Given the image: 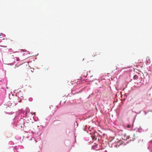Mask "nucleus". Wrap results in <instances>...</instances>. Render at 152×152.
Segmentation results:
<instances>
[{"label":"nucleus","mask_w":152,"mask_h":152,"mask_svg":"<svg viewBox=\"0 0 152 152\" xmlns=\"http://www.w3.org/2000/svg\"><path fill=\"white\" fill-rule=\"evenodd\" d=\"M129 137H128V136H127V138H129Z\"/></svg>","instance_id":"5"},{"label":"nucleus","mask_w":152,"mask_h":152,"mask_svg":"<svg viewBox=\"0 0 152 152\" xmlns=\"http://www.w3.org/2000/svg\"><path fill=\"white\" fill-rule=\"evenodd\" d=\"M97 54H96V53H94L93 56H95L97 55Z\"/></svg>","instance_id":"4"},{"label":"nucleus","mask_w":152,"mask_h":152,"mask_svg":"<svg viewBox=\"0 0 152 152\" xmlns=\"http://www.w3.org/2000/svg\"><path fill=\"white\" fill-rule=\"evenodd\" d=\"M131 127V126L130 124H127V127L128 128H130Z\"/></svg>","instance_id":"3"},{"label":"nucleus","mask_w":152,"mask_h":152,"mask_svg":"<svg viewBox=\"0 0 152 152\" xmlns=\"http://www.w3.org/2000/svg\"><path fill=\"white\" fill-rule=\"evenodd\" d=\"M133 78H134V79L137 80V79H138V77L137 75H135L134 76Z\"/></svg>","instance_id":"2"},{"label":"nucleus","mask_w":152,"mask_h":152,"mask_svg":"<svg viewBox=\"0 0 152 152\" xmlns=\"http://www.w3.org/2000/svg\"><path fill=\"white\" fill-rule=\"evenodd\" d=\"M25 68V66L23 64H22L17 67L16 70L17 71L21 70L24 69Z\"/></svg>","instance_id":"1"}]
</instances>
